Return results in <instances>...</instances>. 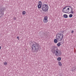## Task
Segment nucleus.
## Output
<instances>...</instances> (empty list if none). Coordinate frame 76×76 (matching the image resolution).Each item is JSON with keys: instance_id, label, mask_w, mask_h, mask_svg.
<instances>
[{"instance_id": "f257e3e1", "label": "nucleus", "mask_w": 76, "mask_h": 76, "mask_svg": "<svg viewBox=\"0 0 76 76\" xmlns=\"http://www.w3.org/2000/svg\"><path fill=\"white\" fill-rule=\"evenodd\" d=\"M31 50L33 53H37L38 51V50H41V47L38 43L35 42L33 43L31 47Z\"/></svg>"}, {"instance_id": "f03ea898", "label": "nucleus", "mask_w": 76, "mask_h": 76, "mask_svg": "<svg viewBox=\"0 0 76 76\" xmlns=\"http://www.w3.org/2000/svg\"><path fill=\"white\" fill-rule=\"evenodd\" d=\"M64 37L63 34L62 33H58L56 36V38L57 39H55L54 40V42L55 43H57V40L59 41H61Z\"/></svg>"}, {"instance_id": "7ed1b4c3", "label": "nucleus", "mask_w": 76, "mask_h": 76, "mask_svg": "<svg viewBox=\"0 0 76 76\" xmlns=\"http://www.w3.org/2000/svg\"><path fill=\"white\" fill-rule=\"evenodd\" d=\"M55 54L56 56H60L62 54L61 51L58 49V48L56 50V52Z\"/></svg>"}, {"instance_id": "20e7f679", "label": "nucleus", "mask_w": 76, "mask_h": 76, "mask_svg": "<svg viewBox=\"0 0 76 76\" xmlns=\"http://www.w3.org/2000/svg\"><path fill=\"white\" fill-rule=\"evenodd\" d=\"M41 8L42 10H48V6L46 4H44Z\"/></svg>"}, {"instance_id": "39448f33", "label": "nucleus", "mask_w": 76, "mask_h": 76, "mask_svg": "<svg viewBox=\"0 0 76 76\" xmlns=\"http://www.w3.org/2000/svg\"><path fill=\"white\" fill-rule=\"evenodd\" d=\"M58 49L55 46H53L51 51L53 54H55L56 52V50Z\"/></svg>"}, {"instance_id": "423d86ee", "label": "nucleus", "mask_w": 76, "mask_h": 76, "mask_svg": "<svg viewBox=\"0 0 76 76\" xmlns=\"http://www.w3.org/2000/svg\"><path fill=\"white\" fill-rule=\"evenodd\" d=\"M68 13L73 14L74 13V11H73V10H68Z\"/></svg>"}, {"instance_id": "0eeeda50", "label": "nucleus", "mask_w": 76, "mask_h": 76, "mask_svg": "<svg viewBox=\"0 0 76 76\" xmlns=\"http://www.w3.org/2000/svg\"><path fill=\"white\" fill-rule=\"evenodd\" d=\"M64 9H66V10H69V6H66L63 9V10H64Z\"/></svg>"}, {"instance_id": "6e6552de", "label": "nucleus", "mask_w": 76, "mask_h": 76, "mask_svg": "<svg viewBox=\"0 0 76 76\" xmlns=\"http://www.w3.org/2000/svg\"><path fill=\"white\" fill-rule=\"evenodd\" d=\"M62 12H63L64 13H68V10H63Z\"/></svg>"}, {"instance_id": "1a4fd4ad", "label": "nucleus", "mask_w": 76, "mask_h": 76, "mask_svg": "<svg viewBox=\"0 0 76 76\" xmlns=\"http://www.w3.org/2000/svg\"><path fill=\"white\" fill-rule=\"evenodd\" d=\"M64 18H68V16L66 14H64Z\"/></svg>"}, {"instance_id": "9d476101", "label": "nucleus", "mask_w": 76, "mask_h": 76, "mask_svg": "<svg viewBox=\"0 0 76 76\" xmlns=\"http://www.w3.org/2000/svg\"><path fill=\"white\" fill-rule=\"evenodd\" d=\"M48 20H43V22L44 23H47V22H48Z\"/></svg>"}, {"instance_id": "9b49d317", "label": "nucleus", "mask_w": 76, "mask_h": 76, "mask_svg": "<svg viewBox=\"0 0 76 76\" xmlns=\"http://www.w3.org/2000/svg\"><path fill=\"white\" fill-rule=\"evenodd\" d=\"M58 64L59 66H62V64L61 63V62L60 61L58 62Z\"/></svg>"}, {"instance_id": "f8f14e48", "label": "nucleus", "mask_w": 76, "mask_h": 76, "mask_svg": "<svg viewBox=\"0 0 76 76\" xmlns=\"http://www.w3.org/2000/svg\"><path fill=\"white\" fill-rule=\"evenodd\" d=\"M44 20H48V17L47 16H45L44 18Z\"/></svg>"}, {"instance_id": "ddd939ff", "label": "nucleus", "mask_w": 76, "mask_h": 76, "mask_svg": "<svg viewBox=\"0 0 76 76\" xmlns=\"http://www.w3.org/2000/svg\"><path fill=\"white\" fill-rule=\"evenodd\" d=\"M57 60H58V61H60L61 60V57H58L57 58Z\"/></svg>"}, {"instance_id": "4468645a", "label": "nucleus", "mask_w": 76, "mask_h": 76, "mask_svg": "<svg viewBox=\"0 0 76 76\" xmlns=\"http://www.w3.org/2000/svg\"><path fill=\"white\" fill-rule=\"evenodd\" d=\"M41 5H38V9H41Z\"/></svg>"}, {"instance_id": "2eb2a0df", "label": "nucleus", "mask_w": 76, "mask_h": 76, "mask_svg": "<svg viewBox=\"0 0 76 76\" xmlns=\"http://www.w3.org/2000/svg\"><path fill=\"white\" fill-rule=\"evenodd\" d=\"M22 14H23V15H25V14H26V12H25V11H23Z\"/></svg>"}, {"instance_id": "dca6fc26", "label": "nucleus", "mask_w": 76, "mask_h": 76, "mask_svg": "<svg viewBox=\"0 0 76 76\" xmlns=\"http://www.w3.org/2000/svg\"><path fill=\"white\" fill-rule=\"evenodd\" d=\"M73 17V15L72 14H70L69 15V18H72V17Z\"/></svg>"}, {"instance_id": "f3484780", "label": "nucleus", "mask_w": 76, "mask_h": 76, "mask_svg": "<svg viewBox=\"0 0 76 76\" xmlns=\"http://www.w3.org/2000/svg\"><path fill=\"white\" fill-rule=\"evenodd\" d=\"M1 13L2 15H4V12H3V11H1Z\"/></svg>"}, {"instance_id": "a211bd4d", "label": "nucleus", "mask_w": 76, "mask_h": 76, "mask_svg": "<svg viewBox=\"0 0 76 76\" xmlns=\"http://www.w3.org/2000/svg\"><path fill=\"white\" fill-rule=\"evenodd\" d=\"M61 45V44H60V43H58L57 44V45L58 47H60V46Z\"/></svg>"}, {"instance_id": "6ab92c4d", "label": "nucleus", "mask_w": 76, "mask_h": 76, "mask_svg": "<svg viewBox=\"0 0 76 76\" xmlns=\"http://www.w3.org/2000/svg\"><path fill=\"white\" fill-rule=\"evenodd\" d=\"M4 65H5V66H6V65H7V62H5L4 63Z\"/></svg>"}, {"instance_id": "aec40b11", "label": "nucleus", "mask_w": 76, "mask_h": 76, "mask_svg": "<svg viewBox=\"0 0 76 76\" xmlns=\"http://www.w3.org/2000/svg\"><path fill=\"white\" fill-rule=\"evenodd\" d=\"M39 5H41V4H42V2L41 1H39Z\"/></svg>"}, {"instance_id": "412c9836", "label": "nucleus", "mask_w": 76, "mask_h": 76, "mask_svg": "<svg viewBox=\"0 0 76 76\" xmlns=\"http://www.w3.org/2000/svg\"><path fill=\"white\" fill-rule=\"evenodd\" d=\"M13 19L15 20H16V18L15 17H14L13 18Z\"/></svg>"}, {"instance_id": "4be33fe9", "label": "nucleus", "mask_w": 76, "mask_h": 76, "mask_svg": "<svg viewBox=\"0 0 76 76\" xmlns=\"http://www.w3.org/2000/svg\"><path fill=\"white\" fill-rule=\"evenodd\" d=\"M43 11L44 12H47V11H48V10H43Z\"/></svg>"}, {"instance_id": "5701e85b", "label": "nucleus", "mask_w": 76, "mask_h": 76, "mask_svg": "<svg viewBox=\"0 0 76 76\" xmlns=\"http://www.w3.org/2000/svg\"><path fill=\"white\" fill-rule=\"evenodd\" d=\"M69 10L70 9H72V7H69Z\"/></svg>"}, {"instance_id": "b1692460", "label": "nucleus", "mask_w": 76, "mask_h": 76, "mask_svg": "<svg viewBox=\"0 0 76 76\" xmlns=\"http://www.w3.org/2000/svg\"><path fill=\"white\" fill-rule=\"evenodd\" d=\"M17 39H18V40H19V37H17Z\"/></svg>"}, {"instance_id": "393cba45", "label": "nucleus", "mask_w": 76, "mask_h": 76, "mask_svg": "<svg viewBox=\"0 0 76 76\" xmlns=\"http://www.w3.org/2000/svg\"><path fill=\"white\" fill-rule=\"evenodd\" d=\"M73 32H74V31H72V32H71V33H72V34H73Z\"/></svg>"}, {"instance_id": "a878e982", "label": "nucleus", "mask_w": 76, "mask_h": 76, "mask_svg": "<svg viewBox=\"0 0 76 76\" xmlns=\"http://www.w3.org/2000/svg\"><path fill=\"white\" fill-rule=\"evenodd\" d=\"M64 31H61V32L62 33H64Z\"/></svg>"}, {"instance_id": "bb28decb", "label": "nucleus", "mask_w": 76, "mask_h": 76, "mask_svg": "<svg viewBox=\"0 0 76 76\" xmlns=\"http://www.w3.org/2000/svg\"><path fill=\"white\" fill-rule=\"evenodd\" d=\"M4 16V15H2L0 16V18H1L2 16Z\"/></svg>"}, {"instance_id": "cd10ccee", "label": "nucleus", "mask_w": 76, "mask_h": 76, "mask_svg": "<svg viewBox=\"0 0 76 76\" xmlns=\"http://www.w3.org/2000/svg\"><path fill=\"white\" fill-rule=\"evenodd\" d=\"M1 46H0V49H1Z\"/></svg>"}, {"instance_id": "c85d7f7f", "label": "nucleus", "mask_w": 76, "mask_h": 76, "mask_svg": "<svg viewBox=\"0 0 76 76\" xmlns=\"http://www.w3.org/2000/svg\"><path fill=\"white\" fill-rule=\"evenodd\" d=\"M76 69V68H75V69Z\"/></svg>"}]
</instances>
